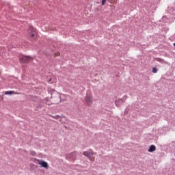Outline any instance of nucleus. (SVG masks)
<instances>
[{
    "label": "nucleus",
    "mask_w": 175,
    "mask_h": 175,
    "mask_svg": "<svg viewBox=\"0 0 175 175\" xmlns=\"http://www.w3.org/2000/svg\"><path fill=\"white\" fill-rule=\"evenodd\" d=\"M27 36L31 39V40H34L36 39V31L35 28L30 27L27 30Z\"/></svg>",
    "instance_id": "f257e3e1"
},
{
    "label": "nucleus",
    "mask_w": 175,
    "mask_h": 175,
    "mask_svg": "<svg viewBox=\"0 0 175 175\" xmlns=\"http://www.w3.org/2000/svg\"><path fill=\"white\" fill-rule=\"evenodd\" d=\"M83 155H84V157H86L87 158H88V159L90 160L91 162H94V161H95V157L94 156V155H95V153L94 152V151L92 150H90L89 151L83 152Z\"/></svg>",
    "instance_id": "f03ea898"
},
{
    "label": "nucleus",
    "mask_w": 175,
    "mask_h": 175,
    "mask_svg": "<svg viewBox=\"0 0 175 175\" xmlns=\"http://www.w3.org/2000/svg\"><path fill=\"white\" fill-rule=\"evenodd\" d=\"M33 59L29 56H25L23 55L21 57H20L19 61L21 64H27V62H29L30 61H32Z\"/></svg>",
    "instance_id": "7ed1b4c3"
},
{
    "label": "nucleus",
    "mask_w": 175,
    "mask_h": 175,
    "mask_svg": "<svg viewBox=\"0 0 175 175\" xmlns=\"http://www.w3.org/2000/svg\"><path fill=\"white\" fill-rule=\"evenodd\" d=\"M85 103L87 106H91V105H92V94H86V96L85 97Z\"/></svg>",
    "instance_id": "20e7f679"
},
{
    "label": "nucleus",
    "mask_w": 175,
    "mask_h": 175,
    "mask_svg": "<svg viewBox=\"0 0 175 175\" xmlns=\"http://www.w3.org/2000/svg\"><path fill=\"white\" fill-rule=\"evenodd\" d=\"M38 161V165H41L42 167H44L45 169H48L49 164L47 162L44 161L43 160H37Z\"/></svg>",
    "instance_id": "39448f33"
},
{
    "label": "nucleus",
    "mask_w": 175,
    "mask_h": 175,
    "mask_svg": "<svg viewBox=\"0 0 175 175\" xmlns=\"http://www.w3.org/2000/svg\"><path fill=\"white\" fill-rule=\"evenodd\" d=\"M122 103H124V100H122V98L115 100V105L117 107H119V106H120Z\"/></svg>",
    "instance_id": "423d86ee"
},
{
    "label": "nucleus",
    "mask_w": 175,
    "mask_h": 175,
    "mask_svg": "<svg viewBox=\"0 0 175 175\" xmlns=\"http://www.w3.org/2000/svg\"><path fill=\"white\" fill-rule=\"evenodd\" d=\"M157 147L155 145H151L148 149V152H154V151H156Z\"/></svg>",
    "instance_id": "0eeeda50"
},
{
    "label": "nucleus",
    "mask_w": 175,
    "mask_h": 175,
    "mask_svg": "<svg viewBox=\"0 0 175 175\" xmlns=\"http://www.w3.org/2000/svg\"><path fill=\"white\" fill-rule=\"evenodd\" d=\"M16 95V94H18V93L15 92L14 91H6L5 92V95Z\"/></svg>",
    "instance_id": "6e6552de"
},
{
    "label": "nucleus",
    "mask_w": 175,
    "mask_h": 175,
    "mask_svg": "<svg viewBox=\"0 0 175 175\" xmlns=\"http://www.w3.org/2000/svg\"><path fill=\"white\" fill-rule=\"evenodd\" d=\"M59 98L60 100H66L65 98H66V95H65V94H60L59 96Z\"/></svg>",
    "instance_id": "1a4fd4ad"
},
{
    "label": "nucleus",
    "mask_w": 175,
    "mask_h": 175,
    "mask_svg": "<svg viewBox=\"0 0 175 175\" xmlns=\"http://www.w3.org/2000/svg\"><path fill=\"white\" fill-rule=\"evenodd\" d=\"M157 72H158V69H157V68L154 67L152 68V72L153 73H157Z\"/></svg>",
    "instance_id": "9d476101"
},
{
    "label": "nucleus",
    "mask_w": 175,
    "mask_h": 175,
    "mask_svg": "<svg viewBox=\"0 0 175 175\" xmlns=\"http://www.w3.org/2000/svg\"><path fill=\"white\" fill-rule=\"evenodd\" d=\"M111 3H113L114 5H117V0H111Z\"/></svg>",
    "instance_id": "9b49d317"
},
{
    "label": "nucleus",
    "mask_w": 175,
    "mask_h": 175,
    "mask_svg": "<svg viewBox=\"0 0 175 175\" xmlns=\"http://www.w3.org/2000/svg\"><path fill=\"white\" fill-rule=\"evenodd\" d=\"M106 1H107V0H102L103 6H104V5L106 3Z\"/></svg>",
    "instance_id": "f8f14e48"
},
{
    "label": "nucleus",
    "mask_w": 175,
    "mask_h": 175,
    "mask_svg": "<svg viewBox=\"0 0 175 175\" xmlns=\"http://www.w3.org/2000/svg\"><path fill=\"white\" fill-rule=\"evenodd\" d=\"M52 118H55V120H58V118H59V116H52Z\"/></svg>",
    "instance_id": "ddd939ff"
},
{
    "label": "nucleus",
    "mask_w": 175,
    "mask_h": 175,
    "mask_svg": "<svg viewBox=\"0 0 175 175\" xmlns=\"http://www.w3.org/2000/svg\"><path fill=\"white\" fill-rule=\"evenodd\" d=\"M46 105H48V106H50L51 105V103L50 101H46Z\"/></svg>",
    "instance_id": "4468645a"
},
{
    "label": "nucleus",
    "mask_w": 175,
    "mask_h": 175,
    "mask_svg": "<svg viewBox=\"0 0 175 175\" xmlns=\"http://www.w3.org/2000/svg\"><path fill=\"white\" fill-rule=\"evenodd\" d=\"M31 154L32 155H36V153L35 152V151H31Z\"/></svg>",
    "instance_id": "2eb2a0df"
},
{
    "label": "nucleus",
    "mask_w": 175,
    "mask_h": 175,
    "mask_svg": "<svg viewBox=\"0 0 175 175\" xmlns=\"http://www.w3.org/2000/svg\"><path fill=\"white\" fill-rule=\"evenodd\" d=\"M124 99H128V96H124Z\"/></svg>",
    "instance_id": "dca6fc26"
},
{
    "label": "nucleus",
    "mask_w": 175,
    "mask_h": 175,
    "mask_svg": "<svg viewBox=\"0 0 175 175\" xmlns=\"http://www.w3.org/2000/svg\"><path fill=\"white\" fill-rule=\"evenodd\" d=\"M72 155H77L76 152H72Z\"/></svg>",
    "instance_id": "f3484780"
},
{
    "label": "nucleus",
    "mask_w": 175,
    "mask_h": 175,
    "mask_svg": "<svg viewBox=\"0 0 175 175\" xmlns=\"http://www.w3.org/2000/svg\"><path fill=\"white\" fill-rule=\"evenodd\" d=\"M174 47H175V42L174 43Z\"/></svg>",
    "instance_id": "a211bd4d"
}]
</instances>
